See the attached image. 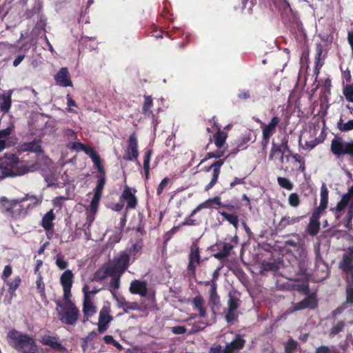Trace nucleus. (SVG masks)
Listing matches in <instances>:
<instances>
[{
  "instance_id": "nucleus-32",
  "label": "nucleus",
  "mask_w": 353,
  "mask_h": 353,
  "mask_svg": "<svg viewBox=\"0 0 353 353\" xmlns=\"http://www.w3.org/2000/svg\"><path fill=\"white\" fill-rule=\"evenodd\" d=\"M119 307L123 308L125 313H128L131 310H135L137 307V302H128L124 297L117 299Z\"/></svg>"
},
{
  "instance_id": "nucleus-6",
  "label": "nucleus",
  "mask_w": 353,
  "mask_h": 353,
  "mask_svg": "<svg viewBox=\"0 0 353 353\" xmlns=\"http://www.w3.org/2000/svg\"><path fill=\"white\" fill-rule=\"evenodd\" d=\"M330 150L338 157L347 155L353 159V140L344 141L341 137H335L332 140Z\"/></svg>"
},
{
  "instance_id": "nucleus-5",
  "label": "nucleus",
  "mask_w": 353,
  "mask_h": 353,
  "mask_svg": "<svg viewBox=\"0 0 353 353\" xmlns=\"http://www.w3.org/2000/svg\"><path fill=\"white\" fill-rule=\"evenodd\" d=\"M130 252H129L121 251L114 256L108 265L112 275L116 274L123 275L130 265Z\"/></svg>"
},
{
  "instance_id": "nucleus-40",
  "label": "nucleus",
  "mask_w": 353,
  "mask_h": 353,
  "mask_svg": "<svg viewBox=\"0 0 353 353\" xmlns=\"http://www.w3.org/2000/svg\"><path fill=\"white\" fill-rule=\"evenodd\" d=\"M299 346V343L296 341L290 338L288 341L284 344L285 352V353H293Z\"/></svg>"
},
{
  "instance_id": "nucleus-53",
  "label": "nucleus",
  "mask_w": 353,
  "mask_h": 353,
  "mask_svg": "<svg viewBox=\"0 0 353 353\" xmlns=\"http://www.w3.org/2000/svg\"><path fill=\"white\" fill-rule=\"evenodd\" d=\"M279 269V266L276 263L267 262L262 265V270L263 271H273L276 272Z\"/></svg>"
},
{
  "instance_id": "nucleus-38",
  "label": "nucleus",
  "mask_w": 353,
  "mask_h": 353,
  "mask_svg": "<svg viewBox=\"0 0 353 353\" xmlns=\"http://www.w3.org/2000/svg\"><path fill=\"white\" fill-rule=\"evenodd\" d=\"M328 190L326 188L325 184H323L321 188V201L320 205L321 208L323 207L327 208L328 203Z\"/></svg>"
},
{
  "instance_id": "nucleus-64",
  "label": "nucleus",
  "mask_w": 353,
  "mask_h": 353,
  "mask_svg": "<svg viewBox=\"0 0 353 353\" xmlns=\"http://www.w3.org/2000/svg\"><path fill=\"white\" fill-rule=\"evenodd\" d=\"M186 331V327L182 325H177L172 327V332L175 334H185Z\"/></svg>"
},
{
  "instance_id": "nucleus-17",
  "label": "nucleus",
  "mask_w": 353,
  "mask_h": 353,
  "mask_svg": "<svg viewBox=\"0 0 353 353\" xmlns=\"http://www.w3.org/2000/svg\"><path fill=\"white\" fill-rule=\"evenodd\" d=\"M216 205L219 206H223L229 208L231 210L233 208V205L223 204L221 201V198L219 196H214L213 198H210L204 202L199 204L191 213L190 216H192L196 214L198 212L204 208H215L214 205Z\"/></svg>"
},
{
  "instance_id": "nucleus-41",
  "label": "nucleus",
  "mask_w": 353,
  "mask_h": 353,
  "mask_svg": "<svg viewBox=\"0 0 353 353\" xmlns=\"http://www.w3.org/2000/svg\"><path fill=\"white\" fill-rule=\"evenodd\" d=\"M277 182L281 188L288 190H292L294 188L292 182H291L290 179L285 177L279 176L277 178Z\"/></svg>"
},
{
  "instance_id": "nucleus-13",
  "label": "nucleus",
  "mask_w": 353,
  "mask_h": 353,
  "mask_svg": "<svg viewBox=\"0 0 353 353\" xmlns=\"http://www.w3.org/2000/svg\"><path fill=\"white\" fill-rule=\"evenodd\" d=\"M246 340L244 336L241 334H235L234 339L227 343L223 349V353H238L244 348Z\"/></svg>"
},
{
  "instance_id": "nucleus-56",
  "label": "nucleus",
  "mask_w": 353,
  "mask_h": 353,
  "mask_svg": "<svg viewBox=\"0 0 353 353\" xmlns=\"http://www.w3.org/2000/svg\"><path fill=\"white\" fill-rule=\"evenodd\" d=\"M169 182V179L168 177L164 178L159 183L157 190V194L158 196H160L163 190L166 188Z\"/></svg>"
},
{
  "instance_id": "nucleus-9",
  "label": "nucleus",
  "mask_w": 353,
  "mask_h": 353,
  "mask_svg": "<svg viewBox=\"0 0 353 353\" xmlns=\"http://www.w3.org/2000/svg\"><path fill=\"white\" fill-rule=\"evenodd\" d=\"M139 150H138V139L135 132L132 133L127 141V148L125 150V154L123 159L125 161H136L137 164L140 165L138 160Z\"/></svg>"
},
{
  "instance_id": "nucleus-8",
  "label": "nucleus",
  "mask_w": 353,
  "mask_h": 353,
  "mask_svg": "<svg viewBox=\"0 0 353 353\" xmlns=\"http://www.w3.org/2000/svg\"><path fill=\"white\" fill-rule=\"evenodd\" d=\"M201 261L198 242L197 241H194L190 246V253L188 254V264L187 267L188 275L192 277L196 276V265H200Z\"/></svg>"
},
{
  "instance_id": "nucleus-27",
  "label": "nucleus",
  "mask_w": 353,
  "mask_h": 353,
  "mask_svg": "<svg viewBox=\"0 0 353 353\" xmlns=\"http://www.w3.org/2000/svg\"><path fill=\"white\" fill-rule=\"evenodd\" d=\"M214 126L217 130L216 133L214 134V144L218 148H222L225 143L228 134L221 130V125L216 122H214Z\"/></svg>"
},
{
  "instance_id": "nucleus-50",
  "label": "nucleus",
  "mask_w": 353,
  "mask_h": 353,
  "mask_svg": "<svg viewBox=\"0 0 353 353\" xmlns=\"http://www.w3.org/2000/svg\"><path fill=\"white\" fill-rule=\"evenodd\" d=\"M345 323L343 321H340L338 322V323L333 326L330 330V334L335 336L338 334L339 332H341L343 329L344 328Z\"/></svg>"
},
{
  "instance_id": "nucleus-52",
  "label": "nucleus",
  "mask_w": 353,
  "mask_h": 353,
  "mask_svg": "<svg viewBox=\"0 0 353 353\" xmlns=\"http://www.w3.org/2000/svg\"><path fill=\"white\" fill-rule=\"evenodd\" d=\"M237 317L238 315L236 314V311L228 309V312H226L225 316V321L228 323H232L233 321L237 319Z\"/></svg>"
},
{
  "instance_id": "nucleus-31",
  "label": "nucleus",
  "mask_w": 353,
  "mask_h": 353,
  "mask_svg": "<svg viewBox=\"0 0 353 353\" xmlns=\"http://www.w3.org/2000/svg\"><path fill=\"white\" fill-rule=\"evenodd\" d=\"M321 223L319 220L310 218L309 223L306 227V232L312 236H316L320 231Z\"/></svg>"
},
{
  "instance_id": "nucleus-33",
  "label": "nucleus",
  "mask_w": 353,
  "mask_h": 353,
  "mask_svg": "<svg viewBox=\"0 0 353 353\" xmlns=\"http://www.w3.org/2000/svg\"><path fill=\"white\" fill-rule=\"evenodd\" d=\"M153 153L152 149H148L145 151L143 156V170L145 173V180H148L150 177V163L151 159V156Z\"/></svg>"
},
{
  "instance_id": "nucleus-59",
  "label": "nucleus",
  "mask_w": 353,
  "mask_h": 353,
  "mask_svg": "<svg viewBox=\"0 0 353 353\" xmlns=\"http://www.w3.org/2000/svg\"><path fill=\"white\" fill-rule=\"evenodd\" d=\"M325 209L326 208L324 207L321 208V205H319L316 209L314 210L310 218L319 221L321 214Z\"/></svg>"
},
{
  "instance_id": "nucleus-20",
  "label": "nucleus",
  "mask_w": 353,
  "mask_h": 353,
  "mask_svg": "<svg viewBox=\"0 0 353 353\" xmlns=\"http://www.w3.org/2000/svg\"><path fill=\"white\" fill-rule=\"evenodd\" d=\"M54 80L60 86H72V81L67 68H61L55 74Z\"/></svg>"
},
{
  "instance_id": "nucleus-61",
  "label": "nucleus",
  "mask_w": 353,
  "mask_h": 353,
  "mask_svg": "<svg viewBox=\"0 0 353 353\" xmlns=\"http://www.w3.org/2000/svg\"><path fill=\"white\" fill-rule=\"evenodd\" d=\"M12 266L10 265H6L4 267V269H3L2 275H1V279L3 280L6 281V279H7L12 274Z\"/></svg>"
},
{
  "instance_id": "nucleus-21",
  "label": "nucleus",
  "mask_w": 353,
  "mask_h": 353,
  "mask_svg": "<svg viewBox=\"0 0 353 353\" xmlns=\"http://www.w3.org/2000/svg\"><path fill=\"white\" fill-rule=\"evenodd\" d=\"M129 290L133 294L145 297L148 293L147 282L135 279L131 282Z\"/></svg>"
},
{
  "instance_id": "nucleus-26",
  "label": "nucleus",
  "mask_w": 353,
  "mask_h": 353,
  "mask_svg": "<svg viewBox=\"0 0 353 353\" xmlns=\"http://www.w3.org/2000/svg\"><path fill=\"white\" fill-rule=\"evenodd\" d=\"M303 218V216H284L281 218L278 225H276L277 230L281 231L285 229L288 225L298 223Z\"/></svg>"
},
{
  "instance_id": "nucleus-44",
  "label": "nucleus",
  "mask_w": 353,
  "mask_h": 353,
  "mask_svg": "<svg viewBox=\"0 0 353 353\" xmlns=\"http://www.w3.org/2000/svg\"><path fill=\"white\" fill-rule=\"evenodd\" d=\"M288 203L292 208H297L300 203L301 200L297 193H292L288 196Z\"/></svg>"
},
{
  "instance_id": "nucleus-48",
  "label": "nucleus",
  "mask_w": 353,
  "mask_h": 353,
  "mask_svg": "<svg viewBox=\"0 0 353 353\" xmlns=\"http://www.w3.org/2000/svg\"><path fill=\"white\" fill-rule=\"evenodd\" d=\"M224 150L223 151H216V152H209L205 154V157L201 160V163H203L204 161L210 159H219L223 156Z\"/></svg>"
},
{
  "instance_id": "nucleus-4",
  "label": "nucleus",
  "mask_w": 353,
  "mask_h": 353,
  "mask_svg": "<svg viewBox=\"0 0 353 353\" xmlns=\"http://www.w3.org/2000/svg\"><path fill=\"white\" fill-rule=\"evenodd\" d=\"M8 343L21 353H37V345L34 339L27 334L12 330L8 333Z\"/></svg>"
},
{
  "instance_id": "nucleus-58",
  "label": "nucleus",
  "mask_w": 353,
  "mask_h": 353,
  "mask_svg": "<svg viewBox=\"0 0 353 353\" xmlns=\"http://www.w3.org/2000/svg\"><path fill=\"white\" fill-rule=\"evenodd\" d=\"M237 97L241 100H247L250 98V92L248 90H239Z\"/></svg>"
},
{
  "instance_id": "nucleus-25",
  "label": "nucleus",
  "mask_w": 353,
  "mask_h": 353,
  "mask_svg": "<svg viewBox=\"0 0 353 353\" xmlns=\"http://www.w3.org/2000/svg\"><path fill=\"white\" fill-rule=\"evenodd\" d=\"M55 218L56 215L53 209H51L43 215L41 221V225L46 231L47 233L53 230V221L55 220Z\"/></svg>"
},
{
  "instance_id": "nucleus-18",
  "label": "nucleus",
  "mask_w": 353,
  "mask_h": 353,
  "mask_svg": "<svg viewBox=\"0 0 353 353\" xmlns=\"http://www.w3.org/2000/svg\"><path fill=\"white\" fill-rule=\"evenodd\" d=\"M317 305V299L315 294H311L301 301L294 304L292 311H299L307 308L315 309Z\"/></svg>"
},
{
  "instance_id": "nucleus-28",
  "label": "nucleus",
  "mask_w": 353,
  "mask_h": 353,
  "mask_svg": "<svg viewBox=\"0 0 353 353\" xmlns=\"http://www.w3.org/2000/svg\"><path fill=\"white\" fill-rule=\"evenodd\" d=\"M205 285H210L209 290V304L212 305H218L219 304V296L217 294V284L213 281H205Z\"/></svg>"
},
{
  "instance_id": "nucleus-46",
  "label": "nucleus",
  "mask_w": 353,
  "mask_h": 353,
  "mask_svg": "<svg viewBox=\"0 0 353 353\" xmlns=\"http://www.w3.org/2000/svg\"><path fill=\"white\" fill-rule=\"evenodd\" d=\"M343 94L347 101L353 103V85H347L343 89Z\"/></svg>"
},
{
  "instance_id": "nucleus-15",
  "label": "nucleus",
  "mask_w": 353,
  "mask_h": 353,
  "mask_svg": "<svg viewBox=\"0 0 353 353\" xmlns=\"http://www.w3.org/2000/svg\"><path fill=\"white\" fill-rule=\"evenodd\" d=\"M110 307L103 306L99 315L98 331L99 333L105 332L108 328L109 323L112 321L113 317L110 314Z\"/></svg>"
},
{
  "instance_id": "nucleus-55",
  "label": "nucleus",
  "mask_w": 353,
  "mask_h": 353,
  "mask_svg": "<svg viewBox=\"0 0 353 353\" xmlns=\"http://www.w3.org/2000/svg\"><path fill=\"white\" fill-rule=\"evenodd\" d=\"M165 34L169 38H171V39H173L172 37V35H173V30H170V31H167V32H163L162 30H154L152 32V36L156 37V38H163V34Z\"/></svg>"
},
{
  "instance_id": "nucleus-24",
  "label": "nucleus",
  "mask_w": 353,
  "mask_h": 353,
  "mask_svg": "<svg viewBox=\"0 0 353 353\" xmlns=\"http://www.w3.org/2000/svg\"><path fill=\"white\" fill-rule=\"evenodd\" d=\"M41 143V139L35 138L32 141L23 143L20 148L23 152H30L40 154L43 152Z\"/></svg>"
},
{
  "instance_id": "nucleus-45",
  "label": "nucleus",
  "mask_w": 353,
  "mask_h": 353,
  "mask_svg": "<svg viewBox=\"0 0 353 353\" xmlns=\"http://www.w3.org/2000/svg\"><path fill=\"white\" fill-rule=\"evenodd\" d=\"M346 223L345 228L349 230H353V225L352 221L353 219V205L350 206L348 209L347 214L346 215Z\"/></svg>"
},
{
  "instance_id": "nucleus-2",
  "label": "nucleus",
  "mask_w": 353,
  "mask_h": 353,
  "mask_svg": "<svg viewBox=\"0 0 353 353\" xmlns=\"http://www.w3.org/2000/svg\"><path fill=\"white\" fill-rule=\"evenodd\" d=\"M38 165L23 164L19 157L13 153H5L2 157L0 179L14 178L23 176L29 172L37 170Z\"/></svg>"
},
{
  "instance_id": "nucleus-34",
  "label": "nucleus",
  "mask_w": 353,
  "mask_h": 353,
  "mask_svg": "<svg viewBox=\"0 0 353 353\" xmlns=\"http://www.w3.org/2000/svg\"><path fill=\"white\" fill-rule=\"evenodd\" d=\"M323 53V46L319 43L316 46V55H315V67L314 73L318 74L321 68L323 66V63L321 62V57Z\"/></svg>"
},
{
  "instance_id": "nucleus-23",
  "label": "nucleus",
  "mask_w": 353,
  "mask_h": 353,
  "mask_svg": "<svg viewBox=\"0 0 353 353\" xmlns=\"http://www.w3.org/2000/svg\"><path fill=\"white\" fill-rule=\"evenodd\" d=\"M40 342L46 346L50 347L52 350L63 351L65 348L63 346L59 339L56 336L44 335L41 337Z\"/></svg>"
},
{
  "instance_id": "nucleus-30",
  "label": "nucleus",
  "mask_w": 353,
  "mask_h": 353,
  "mask_svg": "<svg viewBox=\"0 0 353 353\" xmlns=\"http://www.w3.org/2000/svg\"><path fill=\"white\" fill-rule=\"evenodd\" d=\"M12 104L11 94L0 96V111L3 114L8 113Z\"/></svg>"
},
{
  "instance_id": "nucleus-3",
  "label": "nucleus",
  "mask_w": 353,
  "mask_h": 353,
  "mask_svg": "<svg viewBox=\"0 0 353 353\" xmlns=\"http://www.w3.org/2000/svg\"><path fill=\"white\" fill-rule=\"evenodd\" d=\"M56 304L59 321L65 325H75L80 316V311L71 300V297L68 299L63 297V299L57 301Z\"/></svg>"
},
{
  "instance_id": "nucleus-43",
  "label": "nucleus",
  "mask_w": 353,
  "mask_h": 353,
  "mask_svg": "<svg viewBox=\"0 0 353 353\" xmlns=\"http://www.w3.org/2000/svg\"><path fill=\"white\" fill-rule=\"evenodd\" d=\"M21 282V278L19 276H15L13 279L7 282V285L9 287V292H14L17 290V289L20 285Z\"/></svg>"
},
{
  "instance_id": "nucleus-42",
  "label": "nucleus",
  "mask_w": 353,
  "mask_h": 353,
  "mask_svg": "<svg viewBox=\"0 0 353 353\" xmlns=\"http://www.w3.org/2000/svg\"><path fill=\"white\" fill-rule=\"evenodd\" d=\"M55 264L61 270L66 269L68 266V262L64 259L63 256L61 253H59L55 256Z\"/></svg>"
},
{
  "instance_id": "nucleus-35",
  "label": "nucleus",
  "mask_w": 353,
  "mask_h": 353,
  "mask_svg": "<svg viewBox=\"0 0 353 353\" xmlns=\"http://www.w3.org/2000/svg\"><path fill=\"white\" fill-rule=\"evenodd\" d=\"M108 276H113L108 265L105 268L104 270L98 269L93 275V280L101 281L104 280Z\"/></svg>"
},
{
  "instance_id": "nucleus-39",
  "label": "nucleus",
  "mask_w": 353,
  "mask_h": 353,
  "mask_svg": "<svg viewBox=\"0 0 353 353\" xmlns=\"http://www.w3.org/2000/svg\"><path fill=\"white\" fill-rule=\"evenodd\" d=\"M337 128L341 132H347L353 130V119L343 123V119H340L337 123Z\"/></svg>"
},
{
  "instance_id": "nucleus-22",
  "label": "nucleus",
  "mask_w": 353,
  "mask_h": 353,
  "mask_svg": "<svg viewBox=\"0 0 353 353\" xmlns=\"http://www.w3.org/2000/svg\"><path fill=\"white\" fill-rule=\"evenodd\" d=\"M191 305L193 310L198 312L200 317H206L207 310L205 306V299L201 295L199 294L194 296L191 301Z\"/></svg>"
},
{
  "instance_id": "nucleus-10",
  "label": "nucleus",
  "mask_w": 353,
  "mask_h": 353,
  "mask_svg": "<svg viewBox=\"0 0 353 353\" xmlns=\"http://www.w3.org/2000/svg\"><path fill=\"white\" fill-rule=\"evenodd\" d=\"M225 159H219L214 161L210 166L204 168V171L210 172L212 170V177L210 183L205 187V190L208 191L212 189L218 182L221 174V168L225 163Z\"/></svg>"
},
{
  "instance_id": "nucleus-19",
  "label": "nucleus",
  "mask_w": 353,
  "mask_h": 353,
  "mask_svg": "<svg viewBox=\"0 0 353 353\" xmlns=\"http://www.w3.org/2000/svg\"><path fill=\"white\" fill-rule=\"evenodd\" d=\"M281 119L277 116H274L268 123L261 122V128L262 136L272 137L276 131V127L279 124Z\"/></svg>"
},
{
  "instance_id": "nucleus-54",
  "label": "nucleus",
  "mask_w": 353,
  "mask_h": 353,
  "mask_svg": "<svg viewBox=\"0 0 353 353\" xmlns=\"http://www.w3.org/2000/svg\"><path fill=\"white\" fill-rule=\"evenodd\" d=\"M14 130V125L10 124L6 129L0 130V139L6 138L10 136Z\"/></svg>"
},
{
  "instance_id": "nucleus-36",
  "label": "nucleus",
  "mask_w": 353,
  "mask_h": 353,
  "mask_svg": "<svg viewBox=\"0 0 353 353\" xmlns=\"http://www.w3.org/2000/svg\"><path fill=\"white\" fill-rule=\"evenodd\" d=\"M220 214L227 220L230 224H232L235 228L239 226V217L235 214H229L224 211H219Z\"/></svg>"
},
{
  "instance_id": "nucleus-60",
  "label": "nucleus",
  "mask_w": 353,
  "mask_h": 353,
  "mask_svg": "<svg viewBox=\"0 0 353 353\" xmlns=\"http://www.w3.org/2000/svg\"><path fill=\"white\" fill-rule=\"evenodd\" d=\"M319 143V141L316 138L310 141H306L303 146V148L305 150H311L313 148H314L316 145H317Z\"/></svg>"
},
{
  "instance_id": "nucleus-49",
  "label": "nucleus",
  "mask_w": 353,
  "mask_h": 353,
  "mask_svg": "<svg viewBox=\"0 0 353 353\" xmlns=\"http://www.w3.org/2000/svg\"><path fill=\"white\" fill-rule=\"evenodd\" d=\"M239 300L237 298L231 296L228 301V309L234 310V311H236V310L239 307Z\"/></svg>"
},
{
  "instance_id": "nucleus-16",
  "label": "nucleus",
  "mask_w": 353,
  "mask_h": 353,
  "mask_svg": "<svg viewBox=\"0 0 353 353\" xmlns=\"http://www.w3.org/2000/svg\"><path fill=\"white\" fill-rule=\"evenodd\" d=\"M137 190L130 188L128 185L124 186V190L120 196V200L127 201L128 209H134L137 205V199L135 196Z\"/></svg>"
},
{
  "instance_id": "nucleus-12",
  "label": "nucleus",
  "mask_w": 353,
  "mask_h": 353,
  "mask_svg": "<svg viewBox=\"0 0 353 353\" xmlns=\"http://www.w3.org/2000/svg\"><path fill=\"white\" fill-rule=\"evenodd\" d=\"M82 290L84 293V300L83 304V323H85L89 320V318L92 316L97 312V307L92 303L90 297H89V286L88 285H85Z\"/></svg>"
},
{
  "instance_id": "nucleus-62",
  "label": "nucleus",
  "mask_w": 353,
  "mask_h": 353,
  "mask_svg": "<svg viewBox=\"0 0 353 353\" xmlns=\"http://www.w3.org/2000/svg\"><path fill=\"white\" fill-rule=\"evenodd\" d=\"M101 198L100 196L94 195L90 203V209L92 211H97Z\"/></svg>"
},
{
  "instance_id": "nucleus-63",
  "label": "nucleus",
  "mask_w": 353,
  "mask_h": 353,
  "mask_svg": "<svg viewBox=\"0 0 353 353\" xmlns=\"http://www.w3.org/2000/svg\"><path fill=\"white\" fill-rule=\"evenodd\" d=\"M66 99H67V105L68 106V111L69 112H73L74 110L72 109L71 107H77V103L75 102V101L74 99H72V98L71 97V96L69 94H67Z\"/></svg>"
},
{
  "instance_id": "nucleus-47",
  "label": "nucleus",
  "mask_w": 353,
  "mask_h": 353,
  "mask_svg": "<svg viewBox=\"0 0 353 353\" xmlns=\"http://www.w3.org/2000/svg\"><path fill=\"white\" fill-rule=\"evenodd\" d=\"M285 245L291 246L294 248L297 249V250H300L301 253L303 255L305 253V248L303 244H299L294 241V240H288L285 241Z\"/></svg>"
},
{
  "instance_id": "nucleus-14",
  "label": "nucleus",
  "mask_w": 353,
  "mask_h": 353,
  "mask_svg": "<svg viewBox=\"0 0 353 353\" xmlns=\"http://www.w3.org/2000/svg\"><path fill=\"white\" fill-rule=\"evenodd\" d=\"M74 280V274L72 270H65L60 277V283L63 288V297L68 299L72 296L71 288Z\"/></svg>"
},
{
  "instance_id": "nucleus-29",
  "label": "nucleus",
  "mask_w": 353,
  "mask_h": 353,
  "mask_svg": "<svg viewBox=\"0 0 353 353\" xmlns=\"http://www.w3.org/2000/svg\"><path fill=\"white\" fill-rule=\"evenodd\" d=\"M153 106V100L151 96H144V101L142 106V113L145 117H154L152 108Z\"/></svg>"
},
{
  "instance_id": "nucleus-57",
  "label": "nucleus",
  "mask_w": 353,
  "mask_h": 353,
  "mask_svg": "<svg viewBox=\"0 0 353 353\" xmlns=\"http://www.w3.org/2000/svg\"><path fill=\"white\" fill-rule=\"evenodd\" d=\"M346 303H353V287L350 285L346 287Z\"/></svg>"
},
{
  "instance_id": "nucleus-37",
  "label": "nucleus",
  "mask_w": 353,
  "mask_h": 353,
  "mask_svg": "<svg viewBox=\"0 0 353 353\" xmlns=\"http://www.w3.org/2000/svg\"><path fill=\"white\" fill-rule=\"evenodd\" d=\"M122 275L119 274H116L113 276H111L112 278L110 282V288L111 293L115 296L116 291L120 288V281Z\"/></svg>"
},
{
  "instance_id": "nucleus-11",
  "label": "nucleus",
  "mask_w": 353,
  "mask_h": 353,
  "mask_svg": "<svg viewBox=\"0 0 353 353\" xmlns=\"http://www.w3.org/2000/svg\"><path fill=\"white\" fill-rule=\"evenodd\" d=\"M238 243L237 236H233L229 242L217 243L216 246L220 250L219 252L214 254L213 256L218 260H223L230 256L231 251Z\"/></svg>"
},
{
  "instance_id": "nucleus-7",
  "label": "nucleus",
  "mask_w": 353,
  "mask_h": 353,
  "mask_svg": "<svg viewBox=\"0 0 353 353\" xmlns=\"http://www.w3.org/2000/svg\"><path fill=\"white\" fill-rule=\"evenodd\" d=\"M339 268L346 274L347 282H351L353 286V245L343 254Z\"/></svg>"
},
{
  "instance_id": "nucleus-51",
  "label": "nucleus",
  "mask_w": 353,
  "mask_h": 353,
  "mask_svg": "<svg viewBox=\"0 0 353 353\" xmlns=\"http://www.w3.org/2000/svg\"><path fill=\"white\" fill-rule=\"evenodd\" d=\"M282 150L281 148H280V146L279 145H277L274 141H272V148H271V150H270V155H269V159H272L274 156L276 154V153H281L282 154Z\"/></svg>"
},
{
  "instance_id": "nucleus-1",
  "label": "nucleus",
  "mask_w": 353,
  "mask_h": 353,
  "mask_svg": "<svg viewBox=\"0 0 353 353\" xmlns=\"http://www.w3.org/2000/svg\"><path fill=\"white\" fill-rule=\"evenodd\" d=\"M42 196L26 193L23 196L9 199L0 198V211L8 218L14 220L25 219L30 211L42 203Z\"/></svg>"
}]
</instances>
